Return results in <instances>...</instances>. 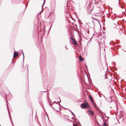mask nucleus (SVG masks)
I'll use <instances>...</instances> for the list:
<instances>
[{"label": "nucleus", "instance_id": "nucleus-1", "mask_svg": "<svg viewBox=\"0 0 126 126\" xmlns=\"http://www.w3.org/2000/svg\"><path fill=\"white\" fill-rule=\"evenodd\" d=\"M88 106L90 107L88 104L87 103H84L81 104L80 105V107L82 109L86 108H87Z\"/></svg>", "mask_w": 126, "mask_h": 126}, {"label": "nucleus", "instance_id": "nucleus-2", "mask_svg": "<svg viewBox=\"0 0 126 126\" xmlns=\"http://www.w3.org/2000/svg\"><path fill=\"white\" fill-rule=\"evenodd\" d=\"M88 114L89 116H93L94 115V112L92 110H89L88 111Z\"/></svg>", "mask_w": 126, "mask_h": 126}, {"label": "nucleus", "instance_id": "nucleus-3", "mask_svg": "<svg viewBox=\"0 0 126 126\" xmlns=\"http://www.w3.org/2000/svg\"><path fill=\"white\" fill-rule=\"evenodd\" d=\"M18 55V54L17 52H16L15 51L14 52L13 57H16Z\"/></svg>", "mask_w": 126, "mask_h": 126}, {"label": "nucleus", "instance_id": "nucleus-4", "mask_svg": "<svg viewBox=\"0 0 126 126\" xmlns=\"http://www.w3.org/2000/svg\"><path fill=\"white\" fill-rule=\"evenodd\" d=\"M72 43L73 44H75V46L77 45V44L76 42L74 40V41H73L72 42Z\"/></svg>", "mask_w": 126, "mask_h": 126}, {"label": "nucleus", "instance_id": "nucleus-5", "mask_svg": "<svg viewBox=\"0 0 126 126\" xmlns=\"http://www.w3.org/2000/svg\"><path fill=\"white\" fill-rule=\"evenodd\" d=\"M79 60L81 61H83V59L81 57V56H79Z\"/></svg>", "mask_w": 126, "mask_h": 126}, {"label": "nucleus", "instance_id": "nucleus-6", "mask_svg": "<svg viewBox=\"0 0 126 126\" xmlns=\"http://www.w3.org/2000/svg\"><path fill=\"white\" fill-rule=\"evenodd\" d=\"M103 126H107V124L105 122H104Z\"/></svg>", "mask_w": 126, "mask_h": 126}, {"label": "nucleus", "instance_id": "nucleus-7", "mask_svg": "<svg viewBox=\"0 0 126 126\" xmlns=\"http://www.w3.org/2000/svg\"><path fill=\"white\" fill-rule=\"evenodd\" d=\"M90 100L91 102L93 101V98L92 96L90 97Z\"/></svg>", "mask_w": 126, "mask_h": 126}, {"label": "nucleus", "instance_id": "nucleus-8", "mask_svg": "<svg viewBox=\"0 0 126 126\" xmlns=\"http://www.w3.org/2000/svg\"><path fill=\"white\" fill-rule=\"evenodd\" d=\"M7 108H8V111H9V115L10 117V118H11V115H10V111H9V108L8 107H7Z\"/></svg>", "mask_w": 126, "mask_h": 126}, {"label": "nucleus", "instance_id": "nucleus-9", "mask_svg": "<svg viewBox=\"0 0 126 126\" xmlns=\"http://www.w3.org/2000/svg\"><path fill=\"white\" fill-rule=\"evenodd\" d=\"M5 98H6V99H6V103H7V107H8V104H7V103H8V101H7V98H6V97H5Z\"/></svg>", "mask_w": 126, "mask_h": 126}, {"label": "nucleus", "instance_id": "nucleus-10", "mask_svg": "<svg viewBox=\"0 0 126 126\" xmlns=\"http://www.w3.org/2000/svg\"><path fill=\"white\" fill-rule=\"evenodd\" d=\"M70 39L71 40H72L73 41H74V39H73V38H71V37H70Z\"/></svg>", "mask_w": 126, "mask_h": 126}, {"label": "nucleus", "instance_id": "nucleus-11", "mask_svg": "<svg viewBox=\"0 0 126 126\" xmlns=\"http://www.w3.org/2000/svg\"><path fill=\"white\" fill-rule=\"evenodd\" d=\"M70 111L71 112V113H72V114L73 115H74V114L71 111Z\"/></svg>", "mask_w": 126, "mask_h": 126}, {"label": "nucleus", "instance_id": "nucleus-12", "mask_svg": "<svg viewBox=\"0 0 126 126\" xmlns=\"http://www.w3.org/2000/svg\"><path fill=\"white\" fill-rule=\"evenodd\" d=\"M58 99H59V100H60V101H59V103L60 102H61V100H60V98L59 97H58Z\"/></svg>", "mask_w": 126, "mask_h": 126}, {"label": "nucleus", "instance_id": "nucleus-13", "mask_svg": "<svg viewBox=\"0 0 126 126\" xmlns=\"http://www.w3.org/2000/svg\"><path fill=\"white\" fill-rule=\"evenodd\" d=\"M22 54H23V59H24V54H23V52H22Z\"/></svg>", "mask_w": 126, "mask_h": 126}, {"label": "nucleus", "instance_id": "nucleus-14", "mask_svg": "<svg viewBox=\"0 0 126 126\" xmlns=\"http://www.w3.org/2000/svg\"><path fill=\"white\" fill-rule=\"evenodd\" d=\"M76 125H77V124H76V125H75V124H74V125H73V126H76Z\"/></svg>", "mask_w": 126, "mask_h": 126}, {"label": "nucleus", "instance_id": "nucleus-15", "mask_svg": "<svg viewBox=\"0 0 126 126\" xmlns=\"http://www.w3.org/2000/svg\"><path fill=\"white\" fill-rule=\"evenodd\" d=\"M54 103H55L56 104H58L57 102H54Z\"/></svg>", "mask_w": 126, "mask_h": 126}, {"label": "nucleus", "instance_id": "nucleus-16", "mask_svg": "<svg viewBox=\"0 0 126 126\" xmlns=\"http://www.w3.org/2000/svg\"><path fill=\"white\" fill-rule=\"evenodd\" d=\"M45 0H44V3L45 2Z\"/></svg>", "mask_w": 126, "mask_h": 126}, {"label": "nucleus", "instance_id": "nucleus-17", "mask_svg": "<svg viewBox=\"0 0 126 126\" xmlns=\"http://www.w3.org/2000/svg\"><path fill=\"white\" fill-rule=\"evenodd\" d=\"M118 4H120L119 3H118Z\"/></svg>", "mask_w": 126, "mask_h": 126}, {"label": "nucleus", "instance_id": "nucleus-18", "mask_svg": "<svg viewBox=\"0 0 126 126\" xmlns=\"http://www.w3.org/2000/svg\"><path fill=\"white\" fill-rule=\"evenodd\" d=\"M51 27L50 28V29L51 28Z\"/></svg>", "mask_w": 126, "mask_h": 126}]
</instances>
